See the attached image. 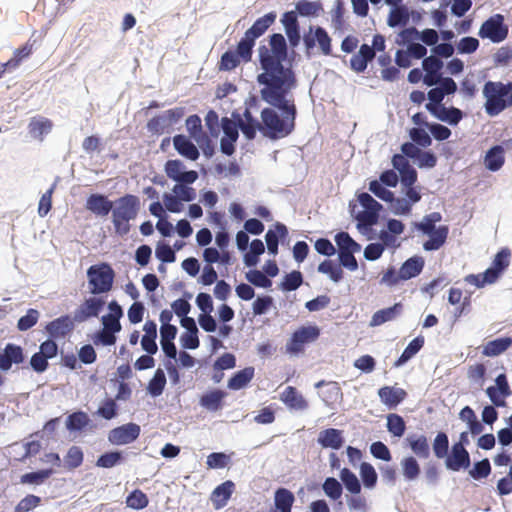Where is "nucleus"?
<instances>
[{"label":"nucleus","instance_id":"f257e3e1","mask_svg":"<svg viewBox=\"0 0 512 512\" xmlns=\"http://www.w3.org/2000/svg\"><path fill=\"white\" fill-rule=\"evenodd\" d=\"M260 90L262 100L281 111L279 115L273 108H264L261 111V132L271 138H284L295 128L296 106L293 99L286 96L295 85L270 84L263 85Z\"/></svg>","mask_w":512,"mask_h":512},{"label":"nucleus","instance_id":"f03ea898","mask_svg":"<svg viewBox=\"0 0 512 512\" xmlns=\"http://www.w3.org/2000/svg\"><path fill=\"white\" fill-rule=\"evenodd\" d=\"M258 52L259 62L264 70L257 77L259 84L296 85L294 72L291 68H285L282 64L287 57V44L282 34H272L269 47L261 45Z\"/></svg>","mask_w":512,"mask_h":512},{"label":"nucleus","instance_id":"7ed1b4c3","mask_svg":"<svg viewBox=\"0 0 512 512\" xmlns=\"http://www.w3.org/2000/svg\"><path fill=\"white\" fill-rule=\"evenodd\" d=\"M140 210V200L133 194H126L114 202L112 223L115 233L124 236L130 231V221L134 220Z\"/></svg>","mask_w":512,"mask_h":512},{"label":"nucleus","instance_id":"20e7f679","mask_svg":"<svg viewBox=\"0 0 512 512\" xmlns=\"http://www.w3.org/2000/svg\"><path fill=\"white\" fill-rule=\"evenodd\" d=\"M511 263V251L509 248H502L496 253L491 266L483 273L469 274L464 280L477 288L496 283L508 269Z\"/></svg>","mask_w":512,"mask_h":512},{"label":"nucleus","instance_id":"39448f33","mask_svg":"<svg viewBox=\"0 0 512 512\" xmlns=\"http://www.w3.org/2000/svg\"><path fill=\"white\" fill-rule=\"evenodd\" d=\"M483 95L486 99V113L489 116H496L512 106V83L488 81L484 85Z\"/></svg>","mask_w":512,"mask_h":512},{"label":"nucleus","instance_id":"423d86ee","mask_svg":"<svg viewBox=\"0 0 512 512\" xmlns=\"http://www.w3.org/2000/svg\"><path fill=\"white\" fill-rule=\"evenodd\" d=\"M441 220L442 215L439 212H432L425 215L421 222L414 223L417 230L430 235V238L423 243L424 250L435 251L445 244L449 234V227L447 225L435 227V224Z\"/></svg>","mask_w":512,"mask_h":512},{"label":"nucleus","instance_id":"0eeeda50","mask_svg":"<svg viewBox=\"0 0 512 512\" xmlns=\"http://www.w3.org/2000/svg\"><path fill=\"white\" fill-rule=\"evenodd\" d=\"M88 287L92 295L105 294L111 291L115 272L108 263H100L87 269Z\"/></svg>","mask_w":512,"mask_h":512},{"label":"nucleus","instance_id":"6e6552de","mask_svg":"<svg viewBox=\"0 0 512 512\" xmlns=\"http://www.w3.org/2000/svg\"><path fill=\"white\" fill-rule=\"evenodd\" d=\"M276 13L269 12L264 16L258 18L253 25L245 32L244 36L239 41V50L242 55L247 56L253 53L256 39L261 37L268 28L275 22Z\"/></svg>","mask_w":512,"mask_h":512},{"label":"nucleus","instance_id":"1a4fd4ad","mask_svg":"<svg viewBox=\"0 0 512 512\" xmlns=\"http://www.w3.org/2000/svg\"><path fill=\"white\" fill-rule=\"evenodd\" d=\"M320 335L317 326H302L293 332L286 344V352L291 355H298L304 352L305 345L314 342Z\"/></svg>","mask_w":512,"mask_h":512},{"label":"nucleus","instance_id":"9d476101","mask_svg":"<svg viewBox=\"0 0 512 512\" xmlns=\"http://www.w3.org/2000/svg\"><path fill=\"white\" fill-rule=\"evenodd\" d=\"M303 42L307 53H310L316 46L325 56H329L332 53V39L321 26H310L308 32L303 36Z\"/></svg>","mask_w":512,"mask_h":512},{"label":"nucleus","instance_id":"9b49d317","mask_svg":"<svg viewBox=\"0 0 512 512\" xmlns=\"http://www.w3.org/2000/svg\"><path fill=\"white\" fill-rule=\"evenodd\" d=\"M508 31V26L504 24L503 15L495 14L482 23L478 35L482 39L500 43L507 38Z\"/></svg>","mask_w":512,"mask_h":512},{"label":"nucleus","instance_id":"f8f14e48","mask_svg":"<svg viewBox=\"0 0 512 512\" xmlns=\"http://www.w3.org/2000/svg\"><path fill=\"white\" fill-rule=\"evenodd\" d=\"M358 201L364 208L356 215L359 226L371 227L375 225L378 222L382 205L366 192L358 195Z\"/></svg>","mask_w":512,"mask_h":512},{"label":"nucleus","instance_id":"ddd939ff","mask_svg":"<svg viewBox=\"0 0 512 512\" xmlns=\"http://www.w3.org/2000/svg\"><path fill=\"white\" fill-rule=\"evenodd\" d=\"M105 301L99 297L93 296L85 299L74 311L73 320L82 323L90 318L97 317L104 308Z\"/></svg>","mask_w":512,"mask_h":512},{"label":"nucleus","instance_id":"4468645a","mask_svg":"<svg viewBox=\"0 0 512 512\" xmlns=\"http://www.w3.org/2000/svg\"><path fill=\"white\" fill-rule=\"evenodd\" d=\"M140 426L135 423H127L112 429L108 440L113 445H126L134 442L140 435Z\"/></svg>","mask_w":512,"mask_h":512},{"label":"nucleus","instance_id":"2eb2a0df","mask_svg":"<svg viewBox=\"0 0 512 512\" xmlns=\"http://www.w3.org/2000/svg\"><path fill=\"white\" fill-rule=\"evenodd\" d=\"M26 360L24 349L20 345L8 343L0 352V370L9 371L13 365L19 366Z\"/></svg>","mask_w":512,"mask_h":512},{"label":"nucleus","instance_id":"dca6fc26","mask_svg":"<svg viewBox=\"0 0 512 512\" xmlns=\"http://www.w3.org/2000/svg\"><path fill=\"white\" fill-rule=\"evenodd\" d=\"M184 164L180 160H168L165 163V173L168 178L184 184H192L198 178L194 170L184 171Z\"/></svg>","mask_w":512,"mask_h":512},{"label":"nucleus","instance_id":"f3484780","mask_svg":"<svg viewBox=\"0 0 512 512\" xmlns=\"http://www.w3.org/2000/svg\"><path fill=\"white\" fill-rule=\"evenodd\" d=\"M445 465L447 469L459 471L470 466V455L461 444H453L450 454L446 456Z\"/></svg>","mask_w":512,"mask_h":512},{"label":"nucleus","instance_id":"a211bd4d","mask_svg":"<svg viewBox=\"0 0 512 512\" xmlns=\"http://www.w3.org/2000/svg\"><path fill=\"white\" fill-rule=\"evenodd\" d=\"M426 108L437 119L450 125H457L463 118V112L455 107L447 108L443 105L427 104Z\"/></svg>","mask_w":512,"mask_h":512},{"label":"nucleus","instance_id":"6ab92c4d","mask_svg":"<svg viewBox=\"0 0 512 512\" xmlns=\"http://www.w3.org/2000/svg\"><path fill=\"white\" fill-rule=\"evenodd\" d=\"M407 395L406 390L396 386H383L378 390L381 402L389 409L396 408L406 399Z\"/></svg>","mask_w":512,"mask_h":512},{"label":"nucleus","instance_id":"aec40b11","mask_svg":"<svg viewBox=\"0 0 512 512\" xmlns=\"http://www.w3.org/2000/svg\"><path fill=\"white\" fill-rule=\"evenodd\" d=\"M234 117L246 139L253 140L256 137V132L261 131L262 121L259 122L254 118L249 109H245L242 117L240 115H234Z\"/></svg>","mask_w":512,"mask_h":512},{"label":"nucleus","instance_id":"412c9836","mask_svg":"<svg viewBox=\"0 0 512 512\" xmlns=\"http://www.w3.org/2000/svg\"><path fill=\"white\" fill-rule=\"evenodd\" d=\"M74 322L69 315H64L49 322L46 331L52 338H62L74 329Z\"/></svg>","mask_w":512,"mask_h":512},{"label":"nucleus","instance_id":"4be33fe9","mask_svg":"<svg viewBox=\"0 0 512 512\" xmlns=\"http://www.w3.org/2000/svg\"><path fill=\"white\" fill-rule=\"evenodd\" d=\"M253 53L250 55L244 56L241 54L239 50V43L237 44L236 51L228 50L222 54L221 59L219 61V70L221 71H231L234 70L241 61L244 63H248L252 59Z\"/></svg>","mask_w":512,"mask_h":512},{"label":"nucleus","instance_id":"5701e85b","mask_svg":"<svg viewBox=\"0 0 512 512\" xmlns=\"http://www.w3.org/2000/svg\"><path fill=\"white\" fill-rule=\"evenodd\" d=\"M280 400L290 409L303 411L308 408V402L293 386H288L280 394Z\"/></svg>","mask_w":512,"mask_h":512},{"label":"nucleus","instance_id":"b1692460","mask_svg":"<svg viewBox=\"0 0 512 512\" xmlns=\"http://www.w3.org/2000/svg\"><path fill=\"white\" fill-rule=\"evenodd\" d=\"M113 208V202L102 194H91L86 201V209L96 216H107Z\"/></svg>","mask_w":512,"mask_h":512},{"label":"nucleus","instance_id":"393cba45","mask_svg":"<svg viewBox=\"0 0 512 512\" xmlns=\"http://www.w3.org/2000/svg\"><path fill=\"white\" fill-rule=\"evenodd\" d=\"M374 58V49L368 44H362L359 51L351 57L350 68L357 73H362L366 70L368 63Z\"/></svg>","mask_w":512,"mask_h":512},{"label":"nucleus","instance_id":"a878e982","mask_svg":"<svg viewBox=\"0 0 512 512\" xmlns=\"http://www.w3.org/2000/svg\"><path fill=\"white\" fill-rule=\"evenodd\" d=\"M173 145L176 151L188 160L196 161L199 151L194 143L185 135L178 134L173 137Z\"/></svg>","mask_w":512,"mask_h":512},{"label":"nucleus","instance_id":"bb28decb","mask_svg":"<svg viewBox=\"0 0 512 512\" xmlns=\"http://www.w3.org/2000/svg\"><path fill=\"white\" fill-rule=\"evenodd\" d=\"M108 308L110 313L102 317L103 328L118 333L122 328L120 323V318L123 316L122 308L116 301L110 302Z\"/></svg>","mask_w":512,"mask_h":512},{"label":"nucleus","instance_id":"cd10ccee","mask_svg":"<svg viewBox=\"0 0 512 512\" xmlns=\"http://www.w3.org/2000/svg\"><path fill=\"white\" fill-rule=\"evenodd\" d=\"M448 302L451 305H459L456 307L454 316L455 318L461 317L463 314L467 313L470 310V297L463 298V292L460 288L452 287L448 292Z\"/></svg>","mask_w":512,"mask_h":512},{"label":"nucleus","instance_id":"c85d7f7f","mask_svg":"<svg viewBox=\"0 0 512 512\" xmlns=\"http://www.w3.org/2000/svg\"><path fill=\"white\" fill-rule=\"evenodd\" d=\"M403 311L401 303H395L393 306L376 311L372 318L371 326H380L388 321L396 319Z\"/></svg>","mask_w":512,"mask_h":512},{"label":"nucleus","instance_id":"c756f323","mask_svg":"<svg viewBox=\"0 0 512 512\" xmlns=\"http://www.w3.org/2000/svg\"><path fill=\"white\" fill-rule=\"evenodd\" d=\"M233 489L234 483L228 480L213 490L211 494V501L216 509H220L227 504L233 493Z\"/></svg>","mask_w":512,"mask_h":512},{"label":"nucleus","instance_id":"7c9ffc66","mask_svg":"<svg viewBox=\"0 0 512 512\" xmlns=\"http://www.w3.org/2000/svg\"><path fill=\"white\" fill-rule=\"evenodd\" d=\"M318 442L325 448L340 449L344 442L342 431L335 428L325 429L320 432Z\"/></svg>","mask_w":512,"mask_h":512},{"label":"nucleus","instance_id":"2f4dec72","mask_svg":"<svg viewBox=\"0 0 512 512\" xmlns=\"http://www.w3.org/2000/svg\"><path fill=\"white\" fill-rule=\"evenodd\" d=\"M505 162L504 147L496 145L490 148L485 155L484 165L490 171H498Z\"/></svg>","mask_w":512,"mask_h":512},{"label":"nucleus","instance_id":"473e14b6","mask_svg":"<svg viewBox=\"0 0 512 512\" xmlns=\"http://www.w3.org/2000/svg\"><path fill=\"white\" fill-rule=\"evenodd\" d=\"M274 228V230L269 229L265 235L267 249L273 255L278 253L279 237L285 238L288 235L287 227L284 224L277 222Z\"/></svg>","mask_w":512,"mask_h":512},{"label":"nucleus","instance_id":"72a5a7b5","mask_svg":"<svg viewBox=\"0 0 512 512\" xmlns=\"http://www.w3.org/2000/svg\"><path fill=\"white\" fill-rule=\"evenodd\" d=\"M53 127L50 119L45 117H33L28 125L29 133L32 137L43 140V136L48 134Z\"/></svg>","mask_w":512,"mask_h":512},{"label":"nucleus","instance_id":"f704fd0d","mask_svg":"<svg viewBox=\"0 0 512 512\" xmlns=\"http://www.w3.org/2000/svg\"><path fill=\"white\" fill-rule=\"evenodd\" d=\"M409 447L419 458L427 459L430 456V446L425 435H410L406 438Z\"/></svg>","mask_w":512,"mask_h":512},{"label":"nucleus","instance_id":"c9c22d12","mask_svg":"<svg viewBox=\"0 0 512 512\" xmlns=\"http://www.w3.org/2000/svg\"><path fill=\"white\" fill-rule=\"evenodd\" d=\"M424 267V261L421 257H413L406 260L400 267V277L408 280L418 276Z\"/></svg>","mask_w":512,"mask_h":512},{"label":"nucleus","instance_id":"e433bc0d","mask_svg":"<svg viewBox=\"0 0 512 512\" xmlns=\"http://www.w3.org/2000/svg\"><path fill=\"white\" fill-rule=\"evenodd\" d=\"M295 501L293 493L286 488H279L274 495V504L279 512H291Z\"/></svg>","mask_w":512,"mask_h":512},{"label":"nucleus","instance_id":"4c0bfd02","mask_svg":"<svg viewBox=\"0 0 512 512\" xmlns=\"http://www.w3.org/2000/svg\"><path fill=\"white\" fill-rule=\"evenodd\" d=\"M255 370L253 367H245L236 372L228 381V387L232 390H240L253 379Z\"/></svg>","mask_w":512,"mask_h":512},{"label":"nucleus","instance_id":"58836bf2","mask_svg":"<svg viewBox=\"0 0 512 512\" xmlns=\"http://www.w3.org/2000/svg\"><path fill=\"white\" fill-rule=\"evenodd\" d=\"M225 396L226 393L222 390H212L201 396L200 405L207 410L217 411L222 407V401Z\"/></svg>","mask_w":512,"mask_h":512},{"label":"nucleus","instance_id":"ea45409f","mask_svg":"<svg viewBox=\"0 0 512 512\" xmlns=\"http://www.w3.org/2000/svg\"><path fill=\"white\" fill-rule=\"evenodd\" d=\"M512 345V338L504 337L489 341L483 349L485 356L493 357L502 354Z\"/></svg>","mask_w":512,"mask_h":512},{"label":"nucleus","instance_id":"a19ab883","mask_svg":"<svg viewBox=\"0 0 512 512\" xmlns=\"http://www.w3.org/2000/svg\"><path fill=\"white\" fill-rule=\"evenodd\" d=\"M318 271L328 275L329 278L335 283L340 282L344 275L342 267L333 260H324L321 262L318 266Z\"/></svg>","mask_w":512,"mask_h":512},{"label":"nucleus","instance_id":"79ce46f5","mask_svg":"<svg viewBox=\"0 0 512 512\" xmlns=\"http://www.w3.org/2000/svg\"><path fill=\"white\" fill-rule=\"evenodd\" d=\"M424 345V338L422 336H418L414 338L404 349L401 356L398 358V360L395 362L396 366H401L404 363H406L408 360H410L414 355H416L420 349Z\"/></svg>","mask_w":512,"mask_h":512},{"label":"nucleus","instance_id":"37998d69","mask_svg":"<svg viewBox=\"0 0 512 512\" xmlns=\"http://www.w3.org/2000/svg\"><path fill=\"white\" fill-rule=\"evenodd\" d=\"M84 454L79 446H71L64 457L65 467L68 470H73L82 465Z\"/></svg>","mask_w":512,"mask_h":512},{"label":"nucleus","instance_id":"c03bdc74","mask_svg":"<svg viewBox=\"0 0 512 512\" xmlns=\"http://www.w3.org/2000/svg\"><path fill=\"white\" fill-rule=\"evenodd\" d=\"M32 51L33 45L29 42L25 43L22 47L14 51L13 57L4 63V66L8 69L17 68L23 59L29 57L32 54Z\"/></svg>","mask_w":512,"mask_h":512},{"label":"nucleus","instance_id":"a18cd8bd","mask_svg":"<svg viewBox=\"0 0 512 512\" xmlns=\"http://www.w3.org/2000/svg\"><path fill=\"white\" fill-rule=\"evenodd\" d=\"M386 426L388 431L395 437H402L406 430L404 419L396 413L388 414Z\"/></svg>","mask_w":512,"mask_h":512},{"label":"nucleus","instance_id":"49530a36","mask_svg":"<svg viewBox=\"0 0 512 512\" xmlns=\"http://www.w3.org/2000/svg\"><path fill=\"white\" fill-rule=\"evenodd\" d=\"M148 504L147 495L140 489L133 490L126 498V505L135 510L144 509Z\"/></svg>","mask_w":512,"mask_h":512},{"label":"nucleus","instance_id":"de8ad7c7","mask_svg":"<svg viewBox=\"0 0 512 512\" xmlns=\"http://www.w3.org/2000/svg\"><path fill=\"white\" fill-rule=\"evenodd\" d=\"M402 472L406 480H415L420 474V466L417 460L412 457H405L401 461Z\"/></svg>","mask_w":512,"mask_h":512},{"label":"nucleus","instance_id":"09e8293b","mask_svg":"<svg viewBox=\"0 0 512 512\" xmlns=\"http://www.w3.org/2000/svg\"><path fill=\"white\" fill-rule=\"evenodd\" d=\"M89 423L88 415L83 411L70 414L66 421L67 429L70 431H80Z\"/></svg>","mask_w":512,"mask_h":512},{"label":"nucleus","instance_id":"8fccbe9b","mask_svg":"<svg viewBox=\"0 0 512 512\" xmlns=\"http://www.w3.org/2000/svg\"><path fill=\"white\" fill-rule=\"evenodd\" d=\"M340 478L349 492L352 494H359L361 492V484L357 476L350 469L343 468L340 472Z\"/></svg>","mask_w":512,"mask_h":512},{"label":"nucleus","instance_id":"3c124183","mask_svg":"<svg viewBox=\"0 0 512 512\" xmlns=\"http://www.w3.org/2000/svg\"><path fill=\"white\" fill-rule=\"evenodd\" d=\"M360 476L366 488H374L377 484V473L374 467L368 462H362L360 465Z\"/></svg>","mask_w":512,"mask_h":512},{"label":"nucleus","instance_id":"603ef678","mask_svg":"<svg viewBox=\"0 0 512 512\" xmlns=\"http://www.w3.org/2000/svg\"><path fill=\"white\" fill-rule=\"evenodd\" d=\"M147 129L152 134L162 135L165 132H169V130L172 129V127L169 125L164 115L160 114L151 118L148 121Z\"/></svg>","mask_w":512,"mask_h":512},{"label":"nucleus","instance_id":"864d4df0","mask_svg":"<svg viewBox=\"0 0 512 512\" xmlns=\"http://www.w3.org/2000/svg\"><path fill=\"white\" fill-rule=\"evenodd\" d=\"M166 385V377L162 369H157L153 378L148 383L149 393L157 397L162 394Z\"/></svg>","mask_w":512,"mask_h":512},{"label":"nucleus","instance_id":"5fc2aeb1","mask_svg":"<svg viewBox=\"0 0 512 512\" xmlns=\"http://www.w3.org/2000/svg\"><path fill=\"white\" fill-rule=\"evenodd\" d=\"M322 488L326 496L332 500L339 499L343 492L341 483L334 477L326 478L322 485Z\"/></svg>","mask_w":512,"mask_h":512},{"label":"nucleus","instance_id":"6e6d98bb","mask_svg":"<svg viewBox=\"0 0 512 512\" xmlns=\"http://www.w3.org/2000/svg\"><path fill=\"white\" fill-rule=\"evenodd\" d=\"M339 251H360L361 246L355 242L347 232H340L335 236Z\"/></svg>","mask_w":512,"mask_h":512},{"label":"nucleus","instance_id":"4d7b16f0","mask_svg":"<svg viewBox=\"0 0 512 512\" xmlns=\"http://www.w3.org/2000/svg\"><path fill=\"white\" fill-rule=\"evenodd\" d=\"M433 451L437 458L442 459L447 456L449 448V439L446 433L439 432L433 441Z\"/></svg>","mask_w":512,"mask_h":512},{"label":"nucleus","instance_id":"13d9d810","mask_svg":"<svg viewBox=\"0 0 512 512\" xmlns=\"http://www.w3.org/2000/svg\"><path fill=\"white\" fill-rule=\"evenodd\" d=\"M52 474V469H42L36 472H29L21 476V482L39 485L48 479Z\"/></svg>","mask_w":512,"mask_h":512},{"label":"nucleus","instance_id":"bf43d9fd","mask_svg":"<svg viewBox=\"0 0 512 512\" xmlns=\"http://www.w3.org/2000/svg\"><path fill=\"white\" fill-rule=\"evenodd\" d=\"M388 203L390 204V210L395 215H408L412 210L411 202L405 198H399L393 195V199L389 200Z\"/></svg>","mask_w":512,"mask_h":512},{"label":"nucleus","instance_id":"052dcab7","mask_svg":"<svg viewBox=\"0 0 512 512\" xmlns=\"http://www.w3.org/2000/svg\"><path fill=\"white\" fill-rule=\"evenodd\" d=\"M303 282V277L300 271H292L285 275L281 288L284 291H294L298 289Z\"/></svg>","mask_w":512,"mask_h":512},{"label":"nucleus","instance_id":"680f3d73","mask_svg":"<svg viewBox=\"0 0 512 512\" xmlns=\"http://www.w3.org/2000/svg\"><path fill=\"white\" fill-rule=\"evenodd\" d=\"M118 413V405L115 399L108 398L103 401L102 405L98 408L97 414L106 419L110 420L114 418Z\"/></svg>","mask_w":512,"mask_h":512},{"label":"nucleus","instance_id":"e2e57ef3","mask_svg":"<svg viewBox=\"0 0 512 512\" xmlns=\"http://www.w3.org/2000/svg\"><path fill=\"white\" fill-rule=\"evenodd\" d=\"M321 9L319 2L301 0L296 4V10L301 16H316Z\"/></svg>","mask_w":512,"mask_h":512},{"label":"nucleus","instance_id":"0e129e2a","mask_svg":"<svg viewBox=\"0 0 512 512\" xmlns=\"http://www.w3.org/2000/svg\"><path fill=\"white\" fill-rule=\"evenodd\" d=\"M490 473L491 465L487 458L476 462L473 468L469 471L470 476L475 480L486 478Z\"/></svg>","mask_w":512,"mask_h":512},{"label":"nucleus","instance_id":"69168bd1","mask_svg":"<svg viewBox=\"0 0 512 512\" xmlns=\"http://www.w3.org/2000/svg\"><path fill=\"white\" fill-rule=\"evenodd\" d=\"M246 279L261 288H269L272 285V281L260 270H250L246 273Z\"/></svg>","mask_w":512,"mask_h":512},{"label":"nucleus","instance_id":"338daca9","mask_svg":"<svg viewBox=\"0 0 512 512\" xmlns=\"http://www.w3.org/2000/svg\"><path fill=\"white\" fill-rule=\"evenodd\" d=\"M39 319V312L36 309H29L26 314L18 320L17 328L20 331H27L32 328Z\"/></svg>","mask_w":512,"mask_h":512},{"label":"nucleus","instance_id":"774afa93","mask_svg":"<svg viewBox=\"0 0 512 512\" xmlns=\"http://www.w3.org/2000/svg\"><path fill=\"white\" fill-rule=\"evenodd\" d=\"M407 21V11L403 7H396L390 11L387 23L390 27H396L401 24H406Z\"/></svg>","mask_w":512,"mask_h":512}]
</instances>
